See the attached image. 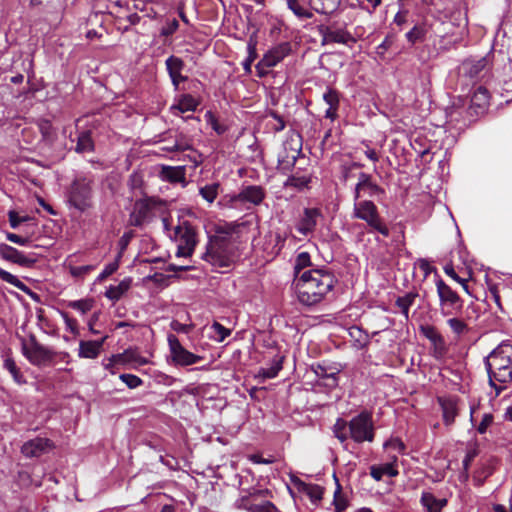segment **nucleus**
Here are the masks:
<instances>
[{"mask_svg": "<svg viewBox=\"0 0 512 512\" xmlns=\"http://www.w3.org/2000/svg\"><path fill=\"white\" fill-rule=\"evenodd\" d=\"M336 282L335 276L329 271H305L294 281L297 298L305 306L316 305L332 290Z\"/></svg>", "mask_w": 512, "mask_h": 512, "instance_id": "1", "label": "nucleus"}, {"mask_svg": "<svg viewBox=\"0 0 512 512\" xmlns=\"http://www.w3.org/2000/svg\"><path fill=\"white\" fill-rule=\"evenodd\" d=\"M484 365L489 385L498 396L512 383V343L501 342L484 358Z\"/></svg>", "mask_w": 512, "mask_h": 512, "instance_id": "2", "label": "nucleus"}, {"mask_svg": "<svg viewBox=\"0 0 512 512\" xmlns=\"http://www.w3.org/2000/svg\"><path fill=\"white\" fill-rule=\"evenodd\" d=\"M215 233L209 236L204 259L212 265L227 266L229 255L240 238L239 226H214Z\"/></svg>", "mask_w": 512, "mask_h": 512, "instance_id": "3", "label": "nucleus"}, {"mask_svg": "<svg viewBox=\"0 0 512 512\" xmlns=\"http://www.w3.org/2000/svg\"><path fill=\"white\" fill-rule=\"evenodd\" d=\"M136 223L144 221H161L162 224H170L172 221L171 211L166 201L159 198H145L135 203Z\"/></svg>", "mask_w": 512, "mask_h": 512, "instance_id": "4", "label": "nucleus"}, {"mask_svg": "<svg viewBox=\"0 0 512 512\" xmlns=\"http://www.w3.org/2000/svg\"><path fill=\"white\" fill-rule=\"evenodd\" d=\"M302 155V136L292 130L283 142V149L278 154L277 169L282 174L291 172L297 159Z\"/></svg>", "mask_w": 512, "mask_h": 512, "instance_id": "5", "label": "nucleus"}, {"mask_svg": "<svg viewBox=\"0 0 512 512\" xmlns=\"http://www.w3.org/2000/svg\"><path fill=\"white\" fill-rule=\"evenodd\" d=\"M170 239L176 244V257H190L197 243L194 226H164Z\"/></svg>", "mask_w": 512, "mask_h": 512, "instance_id": "6", "label": "nucleus"}, {"mask_svg": "<svg viewBox=\"0 0 512 512\" xmlns=\"http://www.w3.org/2000/svg\"><path fill=\"white\" fill-rule=\"evenodd\" d=\"M350 438L355 443L373 442L375 438V427L371 412L361 411L352 417L348 422Z\"/></svg>", "mask_w": 512, "mask_h": 512, "instance_id": "7", "label": "nucleus"}, {"mask_svg": "<svg viewBox=\"0 0 512 512\" xmlns=\"http://www.w3.org/2000/svg\"><path fill=\"white\" fill-rule=\"evenodd\" d=\"M436 288L441 315L445 317L459 315L463 310V300L460 296L442 279L436 281Z\"/></svg>", "mask_w": 512, "mask_h": 512, "instance_id": "8", "label": "nucleus"}, {"mask_svg": "<svg viewBox=\"0 0 512 512\" xmlns=\"http://www.w3.org/2000/svg\"><path fill=\"white\" fill-rule=\"evenodd\" d=\"M23 355L35 366H41L54 359L55 352L40 344L34 335L30 336L29 343L22 340L21 347Z\"/></svg>", "mask_w": 512, "mask_h": 512, "instance_id": "9", "label": "nucleus"}, {"mask_svg": "<svg viewBox=\"0 0 512 512\" xmlns=\"http://www.w3.org/2000/svg\"><path fill=\"white\" fill-rule=\"evenodd\" d=\"M69 202L80 211L89 208L92 202L91 181L86 178L76 179L69 191Z\"/></svg>", "mask_w": 512, "mask_h": 512, "instance_id": "10", "label": "nucleus"}, {"mask_svg": "<svg viewBox=\"0 0 512 512\" xmlns=\"http://www.w3.org/2000/svg\"><path fill=\"white\" fill-rule=\"evenodd\" d=\"M317 31L322 37L321 45L325 46L332 43L350 45L357 42L356 38L345 28L332 29L331 26L320 24Z\"/></svg>", "mask_w": 512, "mask_h": 512, "instance_id": "11", "label": "nucleus"}, {"mask_svg": "<svg viewBox=\"0 0 512 512\" xmlns=\"http://www.w3.org/2000/svg\"><path fill=\"white\" fill-rule=\"evenodd\" d=\"M385 191L382 187L377 185L370 174L361 172L358 176V182L355 186L354 198L358 200L362 197L368 196L377 201L382 200Z\"/></svg>", "mask_w": 512, "mask_h": 512, "instance_id": "12", "label": "nucleus"}, {"mask_svg": "<svg viewBox=\"0 0 512 512\" xmlns=\"http://www.w3.org/2000/svg\"><path fill=\"white\" fill-rule=\"evenodd\" d=\"M167 340L172 359L177 365L188 366L196 364L202 360L201 356L185 349L174 334H169Z\"/></svg>", "mask_w": 512, "mask_h": 512, "instance_id": "13", "label": "nucleus"}, {"mask_svg": "<svg viewBox=\"0 0 512 512\" xmlns=\"http://www.w3.org/2000/svg\"><path fill=\"white\" fill-rule=\"evenodd\" d=\"M490 65V56L486 55L479 59H465L460 66V73L472 81L482 78L488 71Z\"/></svg>", "mask_w": 512, "mask_h": 512, "instance_id": "14", "label": "nucleus"}, {"mask_svg": "<svg viewBox=\"0 0 512 512\" xmlns=\"http://www.w3.org/2000/svg\"><path fill=\"white\" fill-rule=\"evenodd\" d=\"M489 100L490 94L487 88L484 86H478L471 96L470 106L466 111L470 120H473L485 113L489 105Z\"/></svg>", "mask_w": 512, "mask_h": 512, "instance_id": "15", "label": "nucleus"}, {"mask_svg": "<svg viewBox=\"0 0 512 512\" xmlns=\"http://www.w3.org/2000/svg\"><path fill=\"white\" fill-rule=\"evenodd\" d=\"M266 193L263 187L259 185L242 186L238 194L234 195L232 201L234 203H250L254 206L260 205L265 199Z\"/></svg>", "mask_w": 512, "mask_h": 512, "instance_id": "16", "label": "nucleus"}, {"mask_svg": "<svg viewBox=\"0 0 512 512\" xmlns=\"http://www.w3.org/2000/svg\"><path fill=\"white\" fill-rule=\"evenodd\" d=\"M0 256L6 261L26 268L32 267L36 262L35 258L27 256L23 252L5 243L0 244Z\"/></svg>", "mask_w": 512, "mask_h": 512, "instance_id": "17", "label": "nucleus"}, {"mask_svg": "<svg viewBox=\"0 0 512 512\" xmlns=\"http://www.w3.org/2000/svg\"><path fill=\"white\" fill-rule=\"evenodd\" d=\"M256 500L250 488H241L239 496L234 501L233 507L237 510H244L246 512H265L266 500L260 504L252 503Z\"/></svg>", "mask_w": 512, "mask_h": 512, "instance_id": "18", "label": "nucleus"}, {"mask_svg": "<svg viewBox=\"0 0 512 512\" xmlns=\"http://www.w3.org/2000/svg\"><path fill=\"white\" fill-rule=\"evenodd\" d=\"M311 370L314 372L318 379L324 380V385L327 388H335L338 385V374L340 369L325 363H318L311 366Z\"/></svg>", "mask_w": 512, "mask_h": 512, "instance_id": "19", "label": "nucleus"}, {"mask_svg": "<svg viewBox=\"0 0 512 512\" xmlns=\"http://www.w3.org/2000/svg\"><path fill=\"white\" fill-rule=\"evenodd\" d=\"M165 65L171 82L177 90L180 83L187 81V77L182 75L185 63L180 57L171 55L166 59Z\"/></svg>", "mask_w": 512, "mask_h": 512, "instance_id": "20", "label": "nucleus"}, {"mask_svg": "<svg viewBox=\"0 0 512 512\" xmlns=\"http://www.w3.org/2000/svg\"><path fill=\"white\" fill-rule=\"evenodd\" d=\"M355 216L367 224H379L377 207L372 200H360L355 203Z\"/></svg>", "mask_w": 512, "mask_h": 512, "instance_id": "21", "label": "nucleus"}, {"mask_svg": "<svg viewBox=\"0 0 512 512\" xmlns=\"http://www.w3.org/2000/svg\"><path fill=\"white\" fill-rule=\"evenodd\" d=\"M438 403L442 410L443 422L446 426L454 423L458 415V399L455 396L438 397Z\"/></svg>", "mask_w": 512, "mask_h": 512, "instance_id": "22", "label": "nucleus"}, {"mask_svg": "<svg viewBox=\"0 0 512 512\" xmlns=\"http://www.w3.org/2000/svg\"><path fill=\"white\" fill-rule=\"evenodd\" d=\"M51 447V442L47 438H34L25 442L22 446V453L26 457H38L45 453Z\"/></svg>", "mask_w": 512, "mask_h": 512, "instance_id": "23", "label": "nucleus"}, {"mask_svg": "<svg viewBox=\"0 0 512 512\" xmlns=\"http://www.w3.org/2000/svg\"><path fill=\"white\" fill-rule=\"evenodd\" d=\"M108 336H104L100 340H81L79 343L78 356L80 358L95 359L99 356L103 344Z\"/></svg>", "mask_w": 512, "mask_h": 512, "instance_id": "24", "label": "nucleus"}, {"mask_svg": "<svg viewBox=\"0 0 512 512\" xmlns=\"http://www.w3.org/2000/svg\"><path fill=\"white\" fill-rule=\"evenodd\" d=\"M447 503V499H438L433 493L428 491H423L420 497V504L425 509V512H442Z\"/></svg>", "mask_w": 512, "mask_h": 512, "instance_id": "25", "label": "nucleus"}, {"mask_svg": "<svg viewBox=\"0 0 512 512\" xmlns=\"http://www.w3.org/2000/svg\"><path fill=\"white\" fill-rule=\"evenodd\" d=\"M397 461V457L393 456L392 461L389 463H385L382 465H372L370 466V475L375 481H381L383 476L396 477L399 472L395 467V462Z\"/></svg>", "mask_w": 512, "mask_h": 512, "instance_id": "26", "label": "nucleus"}, {"mask_svg": "<svg viewBox=\"0 0 512 512\" xmlns=\"http://www.w3.org/2000/svg\"><path fill=\"white\" fill-rule=\"evenodd\" d=\"M160 178L170 183L185 182V168L182 166H162Z\"/></svg>", "mask_w": 512, "mask_h": 512, "instance_id": "27", "label": "nucleus"}, {"mask_svg": "<svg viewBox=\"0 0 512 512\" xmlns=\"http://www.w3.org/2000/svg\"><path fill=\"white\" fill-rule=\"evenodd\" d=\"M132 279L125 278L118 285H110L105 292V296L113 301H118L131 287Z\"/></svg>", "mask_w": 512, "mask_h": 512, "instance_id": "28", "label": "nucleus"}, {"mask_svg": "<svg viewBox=\"0 0 512 512\" xmlns=\"http://www.w3.org/2000/svg\"><path fill=\"white\" fill-rule=\"evenodd\" d=\"M421 332L431 343L434 344L436 350L439 351V353L442 354L445 351L444 338L434 326H421Z\"/></svg>", "mask_w": 512, "mask_h": 512, "instance_id": "29", "label": "nucleus"}, {"mask_svg": "<svg viewBox=\"0 0 512 512\" xmlns=\"http://www.w3.org/2000/svg\"><path fill=\"white\" fill-rule=\"evenodd\" d=\"M279 63L278 59L269 50L264 54L262 59L256 64L255 68L259 77H265L269 74L270 69Z\"/></svg>", "mask_w": 512, "mask_h": 512, "instance_id": "30", "label": "nucleus"}, {"mask_svg": "<svg viewBox=\"0 0 512 512\" xmlns=\"http://www.w3.org/2000/svg\"><path fill=\"white\" fill-rule=\"evenodd\" d=\"M95 149L94 141L92 139V132L84 130L79 133L75 151L77 153L93 152Z\"/></svg>", "mask_w": 512, "mask_h": 512, "instance_id": "31", "label": "nucleus"}, {"mask_svg": "<svg viewBox=\"0 0 512 512\" xmlns=\"http://www.w3.org/2000/svg\"><path fill=\"white\" fill-rule=\"evenodd\" d=\"M418 297V293L411 291L406 293L404 296H400L396 299V306L400 309L401 313L406 319L409 318V309L414 304L415 299Z\"/></svg>", "mask_w": 512, "mask_h": 512, "instance_id": "32", "label": "nucleus"}, {"mask_svg": "<svg viewBox=\"0 0 512 512\" xmlns=\"http://www.w3.org/2000/svg\"><path fill=\"white\" fill-rule=\"evenodd\" d=\"M287 7L299 19H311L313 12L301 5V0H285Z\"/></svg>", "mask_w": 512, "mask_h": 512, "instance_id": "33", "label": "nucleus"}, {"mask_svg": "<svg viewBox=\"0 0 512 512\" xmlns=\"http://www.w3.org/2000/svg\"><path fill=\"white\" fill-rule=\"evenodd\" d=\"M198 103L195 98L190 94H184L179 99L178 103L173 106V109L178 110L180 113L188 111H195Z\"/></svg>", "mask_w": 512, "mask_h": 512, "instance_id": "34", "label": "nucleus"}, {"mask_svg": "<svg viewBox=\"0 0 512 512\" xmlns=\"http://www.w3.org/2000/svg\"><path fill=\"white\" fill-rule=\"evenodd\" d=\"M209 329V337L218 343L223 342L231 334L230 329L224 327L222 324L216 321L210 326Z\"/></svg>", "mask_w": 512, "mask_h": 512, "instance_id": "35", "label": "nucleus"}, {"mask_svg": "<svg viewBox=\"0 0 512 512\" xmlns=\"http://www.w3.org/2000/svg\"><path fill=\"white\" fill-rule=\"evenodd\" d=\"M334 436L341 442L344 443L350 438L348 430V422L342 418H338L333 425Z\"/></svg>", "mask_w": 512, "mask_h": 512, "instance_id": "36", "label": "nucleus"}, {"mask_svg": "<svg viewBox=\"0 0 512 512\" xmlns=\"http://www.w3.org/2000/svg\"><path fill=\"white\" fill-rule=\"evenodd\" d=\"M303 488L300 492L306 494L313 503L320 501L323 497V488L317 484L300 483Z\"/></svg>", "mask_w": 512, "mask_h": 512, "instance_id": "37", "label": "nucleus"}, {"mask_svg": "<svg viewBox=\"0 0 512 512\" xmlns=\"http://www.w3.org/2000/svg\"><path fill=\"white\" fill-rule=\"evenodd\" d=\"M447 324L454 334L460 336L468 331L467 323L458 315L448 316Z\"/></svg>", "mask_w": 512, "mask_h": 512, "instance_id": "38", "label": "nucleus"}, {"mask_svg": "<svg viewBox=\"0 0 512 512\" xmlns=\"http://www.w3.org/2000/svg\"><path fill=\"white\" fill-rule=\"evenodd\" d=\"M323 214L320 208H306L301 220V224H317V222L323 221Z\"/></svg>", "mask_w": 512, "mask_h": 512, "instance_id": "39", "label": "nucleus"}, {"mask_svg": "<svg viewBox=\"0 0 512 512\" xmlns=\"http://www.w3.org/2000/svg\"><path fill=\"white\" fill-rule=\"evenodd\" d=\"M426 33L427 30L423 24H416L406 33L405 37L411 45H414L418 41H423Z\"/></svg>", "mask_w": 512, "mask_h": 512, "instance_id": "40", "label": "nucleus"}, {"mask_svg": "<svg viewBox=\"0 0 512 512\" xmlns=\"http://www.w3.org/2000/svg\"><path fill=\"white\" fill-rule=\"evenodd\" d=\"M4 368L6 370H8L14 381L18 384H24L26 383V379L24 378V376L22 375V373L20 372L19 368L17 367L15 361L10 358V357H7L5 360H4Z\"/></svg>", "mask_w": 512, "mask_h": 512, "instance_id": "41", "label": "nucleus"}, {"mask_svg": "<svg viewBox=\"0 0 512 512\" xmlns=\"http://www.w3.org/2000/svg\"><path fill=\"white\" fill-rule=\"evenodd\" d=\"M309 182H310L309 177L295 173L287 178V180L284 182V186L302 189L304 187H307Z\"/></svg>", "mask_w": 512, "mask_h": 512, "instance_id": "42", "label": "nucleus"}, {"mask_svg": "<svg viewBox=\"0 0 512 512\" xmlns=\"http://www.w3.org/2000/svg\"><path fill=\"white\" fill-rule=\"evenodd\" d=\"M0 279L15 286L23 292L29 291V288L20 279L2 268H0Z\"/></svg>", "mask_w": 512, "mask_h": 512, "instance_id": "43", "label": "nucleus"}, {"mask_svg": "<svg viewBox=\"0 0 512 512\" xmlns=\"http://www.w3.org/2000/svg\"><path fill=\"white\" fill-rule=\"evenodd\" d=\"M94 300L91 298L69 301L67 306L81 314H86L93 307Z\"/></svg>", "mask_w": 512, "mask_h": 512, "instance_id": "44", "label": "nucleus"}, {"mask_svg": "<svg viewBox=\"0 0 512 512\" xmlns=\"http://www.w3.org/2000/svg\"><path fill=\"white\" fill-rule=\"evenodd\" d=\"M219 186L218 183L205 185L200 188L199 193L207 202L212 203L218 195Z\"/></svg>", "mask_w": 512, "mask_h": 512, "instance_id": "45", "label": "nucleus"}, {"mask_svg": "<svg viewBox=\"0 0 512 512\" xmlns=\"http://www.w3.org/2000/svg\"><path fill=\"white\" fill-rule=\"evenodd\" d=\"M270 51L278 59V61L281 62L292 52V45L290 42H282L270 49Z\"/></svg>", "mask_w": 512, "mask_h": 512, "instance_id": "46", "label": "nucleus"}, {"mask_svg": "<svg viewBox=\"0 0 512 512\" xmlns=\"http://www.w3.org/2000/svg\"><path fill=\"white\" fill-rule=\"evenodd\" d=\"M323 100L329 107H339L340 93L336 89L328 87L325 93L323 94Z\"/></svg>", "mask_w": 512, "mask_h": 512, "instance_id": "47", "label": "nucleus"}, {"mask_svg": "<svg viewBox=\"0 0 512 512\" xmlns=\"http://www.w3.org/2000/svg\"><path fill=\"white\" fill-rule=\"evenodd\" d=\"M282 362L283 357L282 356H275L272 361V365L270 368L263 371V375L266 378H274L277 376L279 371L282 369Z\"/></svg>", "mask_w": 512, "mask_h": 512, "instance_id": "48", "label": "nucleus"}, {"mask_svg": "<svg viewBox=\"0 0 512 512\" xmlns=\"http://www.w3.org/2000/svg\"><path fill=\"white\" fill-rule=\"evenodd\" d=\"M135 234L132 230L125 232L118 241V254L117 258L121 259L124 251L127 249L130 241L134 238Z\"/></svg>", "mask_w": 512, "mask_h": 512, "instance_id": "49", "label": "nucleus"}, {"mask_svg": "<svg viewBox=\"0 0 512 512\" xmlns=\"http://www.w3.org/2000/svg\"><path fill=\"white\" fill-rule=\"evenodd\" d=\"M311 265L310 254L308 252H300L294 264L295 273H299L302 269Z\"/></svg>", "mask_w": 512, "mask_h": 512, "instance_id": "50", "label": "nucleus"}, {"mask_svg": "<svg viewBox=\"0 0 512 512\" xmlns=\"http://www.w3.org/2000/svg\"><path fill=\"white\" fill-rule=\"evenodd\" d=\"M119 378L130 389H135L143 384V380L134 374L123 373L119 376Z\"/></svg>", "mask_w": 512, "mask_h": 512, "instance_id": "51", "label": "nucleus"}, {"mask_svg": "<svg viewBox=\"0 0 512 512\" xmlns=\"http://www.w3.org/2000/svg\"><path fill=\"white\" fill-rule=\"evenodd\" d=\"M6 237L9 241L16 243L18 245H21V246H26L35 240L33 235H24L23 236V235H18L15 233H7Z\"/></svg>", "mask_w": 512, "mask_h": 512, "instance_id": "52", "label": "nucleus"}, {"mask_svg": "<svg viewBox=\"0 0 512 512\" xmlns=\"http://www.w3.org/2000/svg\"><path fill=\"white\" fill-rule=\"evenodd\" d=\"M94 269V265L70 266L69 272L75 278H83Z\"/></svg>", "mask_w": 512, "mask_h": 512, "instance_id": "53", "label": "nucleus"}, {"mask_svg": "<svg viewBox=\"0 0 512 512\" xmlns=\"http://www.w3.org/2000/svg\"><path fill=\"white\" fill-rule=\"evenodd\" d=\"M257 51H256V43L249 42L248 43V57L243 63L244 70L246 72L251 71V65L257 58Z\"/></svg>", "mask_w": 512, "mask_h": 512, "instance_id": "54", "label": "nucleus"}, {"mask_svg": "<svg viewBox=\"0 0 512 512\" xmlns=\"http://www.w3.org/2000/svg\"><path fill=\"white\" fill-rule=\"evenodd\" d=\"M119 262H120V259H118L116 257V259L113 262L107 264L105 266V268L103 269V271L98 275L97 280L98 281H103L108 276H110L114 272H116L118 270V268H119Z\"/></svg>", "mask_w": 512, "mask_h": 512, "instance_id": "55", "label": "nucleus"}, {"mask_svg": "<svg viewBox=\"0 0 512 512\" xmlns=\"http://www.w3.org/2000/svg\"><path fill=\"white\" fill-rule=\"evenodd\" d=\"M179 28V22L177 19L168 20L166 24L161 28L160 35L164 37L172 36Z\"/></svg>", "mask_w": 512, "mask_h": 512, "instance_id": "56", "label": "nucleus"}, {"mask_svg": "<svg viewBox=\"0 0 512 512\" xmlns=\"http://www.w3.org/2000/svg\"><path fill=\"white\" fill-rule=\"evenodd\" d=\"M334 478H335V481L337 484V488L334 493L333 504L335 506V510H337L339 507L343 506V511H344L347 508V501L341 496V486H340L338 479L336 478L335 475H334Z\"/></svg>", "mask_w": 512, "mask_h": 512, "instance_id": "57", "label": "nucleus"}, {"mask_svg": "<svg viewBox=\"0 0 512 512\" xmlns=\"http://www.w3.org/2000/svg\"><path fill=\"white\" fill-rule=\"evenodd\" d=\"M267 115L276 121V124L272 126L274 132H280L285 129L286 122L276 111L270 110Z\"/></svg>", "mask_w": 512, "mask_h": 512, "instance_id": "58", "label": "nucleus"}, {"mask_svg": "<svg viewBox=\"0 0 512 512\" xmlns=\"http://www.w3.org/2000/svg\"><path fill=\"white\" fill-rule=\"evenodd\" d=\"M170 327L173 331H175L177 333L188 334L193 330L194 324L193 323L183 324V323L179 322L178 320H173L170 323Z\"/></svg>", "mask_w": 512, "mask_h": 512, "instance_id": "59", "label": "nucleus"}, {"mask_svg": "<svg viewBox=\"0 0 512 512\" xmlns=\"http://www.w3.org/2000/svg\"><path fill=\"white\" fill-rule=\"evenodd\" d=\"M385 449H394L397 450L399 453H404L406 446L404 442L399 438H392L384 443Z\"/></svg>", "mask_w": 512, "mask_h": 512, "instance_id": "60", "label": "nucleus"}, {"mask_svg": "<svg viewBox=\"0 0 512 512\" xmlns=\"http://www.w3.org/2000/svg\"><path fill=\"white\" fill-rule=\"evenodd\" d=\"M8 216L9 224H21L31 219L27 214L21 215L19 212L14 210L9 211Z\"/></svg>", "mask_w": 512, "mask_h": 512, "instance_id": "61", "label": "nucleus"}, {"mask_svg": "<svg viewBox=\"0 0 512 512\" xmlns=\"http://www.w3.org/2000/svg\"><path fill=\"white\" fill-rule=\"evenodd\" d=\"M325 1L326 0H310L309 4L311 9L314 10L315 12L327 15L330 12L327 10L325 6Z\"/></svg>", "mask_w": 512, "mask_h": 512, "instance_id": "62", "label": "nucleus"}, {"mask_svg": "<svg viewBox=\"0 0 512 512\" xmlns=\"http://www.w3.org/2000/svg\"><path fill=\"white\" fill-rule=\"evenodd\" d=\"M493 416L491 414H484L481 422L477 427V431L480 434H484L487 431V428L492 424Z\"/></svg>", "mask_w": 512, "mask_h": 512, "instance_id": "63", "label": "nucleus"}, {"mask_svg": "<svg viewBox=\"0 0 512 512\" xmlns=\"http://www.w3.org/2000/svg\"><path fill=\"white\" fill-rule=\"evenodd\" d=\"M173 276H170V275H165L163 273H154L153 275H150L148 276L147 278L151 281H153L154 283L156 284H159V285H167L168 284V280L170 278H172Z\"/></svg>", "mask_w": 512, "mask_h": 512, "instance_id": "64", "label": "nucleus"}]
</instances>
